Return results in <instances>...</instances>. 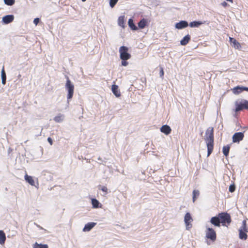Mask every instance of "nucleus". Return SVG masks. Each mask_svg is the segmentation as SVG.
I'll list each match as a JSON object with an SVG mask.
<instances>
[{"instance_id":"obj_1","label":"nucleus","mask_w":248,"mask_h":248,"mask_svg":"<svg viewBox=\"0 0 248 248\" xmlns=\"http://www.w3.org/2000/svg\"><path fill=\"white\" fill-rule=\"evenodd\" d=\"M205 141L207 148V156H209L213 151L214 145V127H209L205 132Z\"/></svg>"},{"instance_id":"obj_2","label":"nucleus","mask_w":248,"mask_h":248,"mask_svg":"<svg viewBox=\"0 0 248 248\" xmlns=\"http://www.w3.org/2000/svg\"><path fill=\"white\" fill-rule=\"evenodd\" d=\"M218 216L220 219V224L221 223L223 226H227L232 221L230 215L227 212L219 213Z\"/></svg>"},{"instance_id":"obj_3","label":"nucleus","mask_w":248,"mask_h":248,"mask_svg":"<svg viewBox=\"0 0 248 248\" xmlns=\"http://www.w3.org/2000/svg\"><path fill=\"white\" fill-rule=\"evenodd\" d=\"M239 237L241 240H246L248 238L247 232H248V228L247 225L246 220H244L242 222V225L238 230Z\"/></svg>"},{"instance_id":"obj_4","label":"nucleus","mask_w":248,"mask_h":248,"mask_svg":"<svg viewBox=\"0 0 248 248\" xmlns=\"http://www.w3.org/2000/svg\"><path fill=\"white\" fill-rule=\"evenodd\" d=\"M65 88L68 92L67 96V100H70L73 97L74 94V86L68 77L66 78Z\"/></svg>"},{"instance_id":"obj_5","label":"nucleus","mask_w":248,"mask_h":248,"mask_svg":"<svg viewBox=\"0 0 248 248\" xmlns=\"http://www.w3.org/2000/svg\"><path fill=\"white\" fill-rule=\"evenodd\" d=\"M235 111L238 112L243 109H248V100L243 99L240 101H236L235 103Z\"/></svg>"},{"instance_id":"obj_6","label":"nucleus","mask_w":248,"mask_h":248,"mask_svg":"<svg viewBox=\"0 0 248 248\" xmlns=\"http://www.w3.org/2000/svg\"><path fill=\"white\" fill-rule=\"evenodd\" d=\"M128 48L126 46H122L119 48L120 57L122 60H128L131 58V55L128 53Z\"/></svg>"},{"instance_id":"obj_7","label":"nucleus","mask_w":248,"mask_h":248,"mask_svg":"<svg viewBox=\"0 0 248 248\" xmlns=\"http://www.w3.org/2000/svg\"><path fill=\"white\" fill-rule=\"evenodd\" d=\"M206 237L212 241H215L217 238V234L215 231L208 226H206Z\"/></svg>"},{"instance_id":"obj_8","label":"nucleus","mask_w":248,"mask_h":248,"mask_svg":"<svg viewBox=\"0 0 248 248\" xmlns=\"http://www.w3.org/2000/svg\"><path fill=\"white\" fill-rule=\"evenodd\" d=\"M244 137V134L242 132H237L234 133L232 136L233 142H239L242 140Z\"/></svg>"},{"instance_id":"obj_9","label":"nucleus","mask_w":248,"mask_h":248,"mask_svg":"<svg viewBox=\"0 0 248 248\" xmlns=\"http://www.w3.org/2000/svg\"><path fill=\"white\" fill-rule=\"evenodd\" d=\"M232 91L234 94H238L244 91L248 92V87L237 86L232 89Z\"/></svg>"},{"instance_id":"obj_10","label":"nucleus","mask_w":248,"mask_h":248,"mask_svg":"<svg viewBox=\"0 0 248 248\" xmlns=\"http://www.w3.org/2000/svg\"><path fill=\"white\" fill-rule=\"evenodd\" d=\"M184 220L185 224L186 225V229H189V228H190L192 226V225L191 224H190V222L192 221V218L189 213H186L185 216Z\"/></svg>"},{"instance_id":"obj_11","label":"nucleus","mask_w":248,"mask_h":248,"mask_svg":"<svg viewBox=\"0 0 248 248\" xmlns=\"http://www.w3.org/2000/svg\"><path fill=\"white\" fill-rule=\"evenodd\" d=\"M14 16L12 15L5 16L2 17V21L3 24H8L13 21Z\"/></svg>"},{"instance_id":"obj_12","label":"nucleus","mask_w":248,"mask_h":248,"mask_svg":"<svg viewBox=\"0 0 248 248\" xmlns=\"http://www.w3.org/2000/svg\"><path fill=\"white\" fill-rule=\"evenodd\" d=\"M229 41L232 44V46L237 49L241 48V45L235 39L232 37H229Z\"/></svg>"},{"instance_id":"obj_13","label":"nucleus","mask_w":248,"mask_h":248,"mask_svg":"<svg viewBox=\"0 0 248 248\" xmlns=\"http://www.w3.org/2000/svg\"><path fill=\"white\" fill-rule=\"evenodd\" d=\"M210 222L215 226L220 227V222L218 216L213 217L210 219Z\"/></svg>"},{"instance_id":"obj_14","label":"nucleus","mask_w":248,"mask_h":248,"mask_svg":"<svg viewBox=\"0 0 248 248\" xmlns=\"http://www.w3.org/2000/svg\"><path fill=\"white\" fill-rule=\"evenodd\" d=\"M188 26V24L186 21H181L180 22L176 23L175 28L178 29H182L187 27Z\"/></svg>"},{"instance_id":"obj_15","label":"nucleus","mask_w":248,"mask_h":248,"mask_svg":"<svg viewBox=\"0 0 248 248\" xmlns=\"http://www.w3.org/2000/svg\"><path fill=\"white\" fill-rule=\"evenodd\" d=\"M160 131L162 133L168 135L171 133V129L168 125H163L160 128Z\"/></svg>"},{"instance_id":"obj_16","label":"nucleus","mask_w":248,"mask_h":248,"mask_svg":"<svg viewBox=\"0 0 248 248\" xmlns=\"http://www.w3.org/2000/svg\"><path fill=\"white\" fill-rule=\"evenodd\" d=\"M96 225V223L94 222H89L86 224L83 229V231L84 232H88L90 231L93 228L95 225Z\"/></svg>"},{"instance_id":"obj_17","label":"nucleus","mask_w":248,"mask_h":248,"mask_svg":"<svg viewBox=\"0 0 248 248\" xmlns=\"http://www.w3.org/2000/svg\"><path fill=\"white\" fill-rule=\"evenodd\" d=\"M25 180L32 186H35V182L33 177L31 176H29L28 174L25 175Z\"/></svg>"},{"instance_id":"obj_18","label":"nucleus","mask_w":248,"mask_h":248,"mask_svg":"<svg viewBox=\"0 0 248 248\" xmlns=\"http://www.w3.org/2000/svg\"><path fill=\"white\" fill-rule=\"evenodd\" d=\"M190 40V36L189 34L186 35L180 41V44L182 46H185L188 43Z\"/></svg>"},{"instance_id":"obj_19","label":"nucleus","mask_w":248,"mask_h":248,"mask_svg":"<svg viewBox=\"0 0 248 248\" xmlns=\"http://www.w3.org/2000/svg\"><path fill=\"white\" fill-rule=\"evenodd\" d=\"M111 90L113 93L117 97H119L121 95L120 92L118 90V86L115 84L112 86Z\"/></svg>"},{"instance_id":"obj_20","label":"nucleus","mask_w":248,"mask_h":248,"mask_svg":"<svg viewBox=\"0 0 248 248\" xmlns=\"http://www.w3.org/2000/svg\"><path fill=\"white\" fill-rule=\"evenodd\" d=\"M147 24V21L146 19L143 18L138 23V26L140 29H143Z\"/></svg>"},{"instance_id":"obj_21","label":"nucleus","mask_w":248,"mask_h":248,"mask_svg":"<svg viewBox=\"0 0 248 248\" xmlns=\"http://www.w3.org/2000/svg\"><path fill=\"white\" fill-rule=\"evenodd\" d=\"M118 25L124 28L125 27V21H124V16H121L118 18Z\"/></svg>"},{"instance_id":"obj_22","label":"nucleus","mask_w":248,"mask_h":248,"mask_svg":"<svg viewBox=\"0 0 248 248\" xmlns=\"http://www.w3.org/2000/svg\"><path fill=\"white\" fill-rule=\"evenodd\" d=\"M230 146L229 145H227L226 146H223V149H222V152H223L224 155L226 157L228 156L229 153L230 152Z\"/></svg>"},{"instance_id":"obj_23","label":"nucleus","mask_w":248,"mask_h":248,"mask_svg":"<svg viewBox=\"0 0 248 248\" xmlns=\"http://www.w3.org/2000/svg\"><path fill=\"white\" fill-rule=\"evenodd\" d=\"M128 24L131 30L135 31L138 29L137 26L134 24L132 19L130 18L128 20Z\"/></svg>"},{"instance_id":"obj_24","label":"nucleus","mask_w":248,"mask_h":248,"mask_svg":"<svg viewBox=\"0 0 248 248\" xmlns=\"http://www.w3.org/2000/svg\"><path fill=\"white\" fill-rule=\"evenodd\" d=\"M6 240V236L3 231H0V244H3Z\"/></svg>"},{"instance_id":"obj_25","label":"nucleus","mask_w":248,"mask_h":248,"mask_svg":"<svg viewBox=\"0 0 248 248\" xmlns=\"http://www.w3.org/2000/svg\"><path fill=\"white\" fill-rule=\"evenodd\" d=\"M33 248H48V246L47 244H38L35 242L33 245Z\"/></svg>"},{"instance_id":"obj_26","label":"nucleus","mask_w":248,"mask_h":248,"mask_svg":"<svg viewBox=\"0 0 248 248\" xmlns=\"http://www.w3.org/2000/svg\"><path fill=\"white\" fill-rule=\"evenodd\" d=\"M1 79L2 84L5 85L6 83V75L4 71V66H3V68L1 70Z\"/></svg>"},{"instance_id":"obj_27","label":"nucleus","mask_w":248,"mask_h":248,"mask_svg":"<svg viewBox=\"0 0 248 248\" xmlns=\"http://www.w3.org/2000/svg\"><path fill=\"white\" fill-rule=\"evenodd\" d=\"M202 22L201 21H193L191 22L189 24V26L190 27H198L199 26L202 25Z\"/></svg>"},{"instance_id":"obj_28","label":"nucleus","mask_w":248,"mask_h":248,"mask_svg":"<svg viewBox=\"0 0 248 248\" xmlns=\"http://www.w3.org/2000/svg\"><path fill=\"white\" fill-rule=\"evenodd\" d=\"M200 195L199 191L198 190H194L193 191V202H195L197 198L199 197Z\"/></svg>"},{"instance_id":"obj_29","label":"nucleus","mask_w":248,"mask_h":248,"mask_svg":"<svg viewBox=\"0 0 248 248\" xmlns=\"http://www.w3.org/2000/svg\"><path fill=\"white\" fill-rule=\"evenodd\" d=\"M63 119V116L61 114H59L54 118V120L57 123H60L62 122Z\"/></svg>"},{"instance_id":"obj_30","label":"nucleus","mask_w":248,"mask_h":248,"mask_svg":"<svg viewBox=\"0 0 248 248\" xmlns=\"http://www.w3.org/2000/svg\"><path fill=\"white\" fill-rule=\"evenodd\" d=\"M92 204L93 205V207L98 208L99 206V202L96 199H93L92 200Z\"/></svg>"},{"instance_id":"obj_31","label":"nucleus","mask_w":248,"mask_h":248,"mask_svg":"<svg viewBox=\"0 0 248 248\" xmlns=\"http://www.w3.org/2000/svg\"><path fill=\"white\" fill-rule=\"evenodd\" d=\"M4 1L6 5L9 6L13 5L15 2V0H4Z\"/></svg>"},{"instance_id":"obj_32","label":"nucleus","mask_w":248,"mask_h":248,"mask_svg":"<svg viewBox=\"0 0 248 248\" xmlns=\"http://www.w3.org/2000/svg\"><path fill=\"white\" fill-rule=\"evenodd\" d=\"M118 1V0H109L110 6L111 8L114 7Z\"/></svg>"},{"instance_id":"obj_33","label":"nucleus","mask_w":248,"mask_h":248,"mask_svg":"<svg viewBox=\"0 0 248 248\" xmlns=\"http://www.w3.org/2000/svg\"><path fill=\"white\" fill-rule=\"evenodd\" d=\"M229 191L230 192H233L235 191V185H231L229 186Z\"/></svg>"},{"instance_id":"obj_34","label":"nucleus","mask_w":248,"mask_h":248,"mask_svg":"<svg viewBox=\"0 0 248 248\" xmlns=\"http://www.w3.org/2000/svg\"><path fill=\"white\" fill-rule=\"evenodd\" d=\"M101 190H102V191H103L105 194H107V193H108V188H107V187L106 186H102V187H101Z\"/></svg>"},{"instance_id":"obj_35","label":"nucleus","mask_w":248,"mask_h":248,"mask_svg":"<svg viewBox=\"0 0 248 248\" xmlns=\"http://www.w3.org/2000/svg\"><path fill=\"white\" fill-rule=\"evenodd\" d=\"M159 74H160V77L163 78L164 76V70H163V69L162 67L160 68Z\"/></svg>"},{"instance_id":"obj_36","label":"nucleus","mask_w":248,"mask_h":248,"mask_svg":"<svg viewBox=\"0 0 248 248\" xmlns=\"http://www.w3.org/2000/svg\"><path fill=\"white\" fill-rule=\"evenodd\" d=\"M127 60H122V65L124 66H126L128 65V62H126Z\"/></svg>"},{"instance_id":"obj_37","label":"nucleus","mask_w":248,"mask_h":248,"mask_svg":"<svg viewBox=\"0 0 248 248\" xmlns=\"http://www.w3.org/2000/svg\"><path fill=\"white\" fill-rule=\"evenodd\" d=\"M40 21V19L39 18H36L33 20V23L35 24V25H37L39 22Z\"/></svg>"},{"instance_id":"obj_38","label":"nucleus","mask_w":248,"mask_h":248,"mask_svg":"<svg viewBox=\"0 0 248 248\" xmlns=\"http://www.w3.org/2000/svg\"><path fill=\"white\" fill-rule=\"evenodd\" d=\"M47 141L50 143V144L51 145H52L53 144V140H52V139L51 138L48 137L47 138Z\"/></svg>"},{"instance_id":"obj_39","label":"nucleus","mask_w":248,"mask_h":248,"mask_svg":"<svg viewBox=\"0 0 248 248\" xmlns=\"http://www.w3.org/2000/svg\"><path fill=\"white\" fill-rule=\"evenodd\" d=\"M221 5L224 7H226V6H228V3L225 2V1H224L222 3H221Z\"/></svg>"},{"instance_id":"obj_40","label":"nucleus","mask_w":248,"mask_h":248,"mask_svg":"<svg viewBox=\"0 0 248 248\" xmlns=\"http://www.w3.org/2000/svg\"><path fill=\"white\" fill-rule=\"evenodd\" d=\"M226 0L228 1H229V2H231V3L233 2V0Z\"/></svg>"},{"instance_id":"obj_41","label":"nucleus","mask_w":248,"mask_h":248,"mask_svg":"<svg viewBox=\"0 0 248 248\" xmlns=\"http://www.w3.org/2000/svg\"><path fill=\"white\" fill-rule=\"evenodd\" d=\"M83 2L85 1L86 0H81Z\"/></svg>"}]
</instances>
